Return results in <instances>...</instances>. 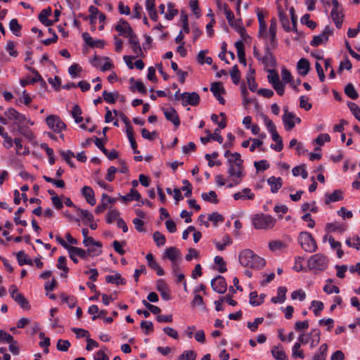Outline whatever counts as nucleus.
Instances as JSON below:
<instances>
[{"label":"nucleus","instance_id":"nucleus-7","mask_svg":"<svg viewBox=\"0 0 360 360\" xmlns=\"http://www.w3.org/2000/svg\"><path fill=\"white\" fill-rule=\"evenodd\" d=\"M162 110L167 120L171 122L176 128L179 127L181 122L177 111L173 107L162 108Z\"/></svg>","mask_w":360,"mask_h":360},{"label":"nucleus","instance_id":"nucleus-31","mask_svg":"<svg viewBox=\"0 0 360 360\" xmlns=\"http://www.w3.org/2000/svg\"><path fill=\"white\" fill-rule=\"evenodd\" d=\"M16 258L20 266H22L24 264H33L32 260L27 258V255L22 250L16 253Z\"/></svg>","mask_w":360,"mask_h":360},{"label":"nucleus","instance_id":"nucleus-5","mask_svg":"<svg viewBox=\"0 0 360 360\" xmlns=\"http://www.w3.org/2000/svg\"><path fill=\"white\" fill-rule=\"evenodd\" d=\"M46 122L49 127L55 133L59 134L62 130L66 129L65 123L57 115H49Z\"/></svg>","mask_w":360,"mask_h":360},{"label":"nucleus","instance_id":"nucleus-30","mask_svg":"<svg viewBox=\"0 0 360 360\" xmlns=\"http://www.w3.org/2000/svg\"><path fill=\"white\" fill-rule=\"evenodd\" d=\"M224 11L229 25L234 29H237V23H234L233 13L229 9L226 4H224Z\"/></svg>","mask_w":360,"mask_h":360},{"label":"nucleus","instance_id":"nucleus-25","mask_svg":"<svg viewBox=\"0 0 360 360\" xmlns=\"http://www.w3.org/2000/svg\"><path fill=\"white\" fill-rule=\"evenodd\" d=\"M105 282L108 283L115 284L117 285L126 284V281L122 277L121 274L119 273H116L114 276H106Z\"/></svg>","mask_w":360,"mask_h":360},{"label":"nucleus","instance_id":"nucleus-54","mask_svg":"<svg viewBox=\"0 0 360 360\" xmlns=\"http://www.w3.org/2000/svg\"><path fill=\"white\" fill-rule=\"evenodd\" d=\"M70 347V342L68 340H63L62 339L58 340L56 345V348L58 350L61 352H67Z\"/></svg>","mask_w":360,"mask_h":360},{"label":"nucleus","instance_id":"nucleus-1","mask_svg":"<svg viewBox=\"0 0 360 360\" xmlns=\"http://www.w3.org/2000/svg\"><path fill=\"white\" fill-rule=\"evenodd\" d=\"M240 264L245 267L252 269H262L265 264L264 259L260 257L250 249H245L241 251L238 256Z\"/></svg>","mask_w":360,"mask_h":360},{"label":"nucleus","instance_id":"nucleus-45","mask_svg":"<svg viewBox=\"0 0 360 360\" xmlns=\"http://www.w3.org/2000/svg\"><path fill=\"white\" fill-rule=\"evenodd\" d=\"M230 75L235 84H238L240 79V72L238 70V65H235L232 70L230 71Z\"/></svg>","mask_w":360,"mask_h":360},{"label":"nucleus","instance_id":"nucleus-10","mask_svg":"<svg viewBox=\"0 0 360 360\" xmlns=\"http://www.w3.org/2000/svg\"><path fill=\"white\" fill-rule=\"evenodd\" d=\"M210 91L220 104L224 105L225 103V99L220 95V94H226L225 89L221 82H213L211 84Z\"/></svg>","mask_w":360,"mask_h":360},{"label":"nucleus","instance_id":"nucleus-43","mask_svg":"<svg viewBox=\"0 0 360 360\" xmlns=\"http://www.w3.org/2000/svg\"><path fill=\"white\" fill-rule=\"evenodd\" d=\"M197 354L193 350H186L179 356L178 360H195Z\"/></svg>","mask_w":360,"mask_h":360},{"label":"nucleus","instance_id":"nucleus-57","mask_svg":"<svg viewBox=\"0 0 360 360\" xmlns=\"http://www.w3.org/2000/svg\"><path fill=\"white\" fill-rule=\"evenodd\" d=\"M120 216V212L117 210H110L107 214L106 222L112 224L115 219H117Z\"/></svg>","mask_w":360,"mask_h":360},{"label":"nucleus","instance_id":"nucleus-47","mask_svg":"<svg viewBox=\"0 0 360 360\" xmlns=\"http://www.w3.org/2000/svg\"><path fill=\"white\" fill-rule=\"evenodd\" d=\"M347 105L353 115L360 122V108L354 103L348 101Z\"/></svg>","mask_w":360,"mask_h":360},{"label":"nucleus","instance_id":"nucleus-59","mask_svg":"<svg viewBox=\"0 0 360 360\" xmlns=\"http://www.w3.org/2000/svg\"><path fill=\"white\" fill-rule=\"evenodd\" d=\"M263 321L264 318H257L253 322H248L247 326L251 331L255 332L258 328L259 325L261 324Z\"/></svg>","mask_w":360,"mask_h":360},{"label":"nucleus","instance_id":"nucleus-35","mask_svg":"<svg viewBox=\"0 0 360 360\" xmlns=\"http://www.w3.org/2000/svg\"><path fill=\"white\" fill-rule=\"evenodd\" d=\"M327 351H328V345L327 344L324 343L321 345L318 352H316L314 357L313 360H326V357L327 355Z\"/></svg>","mask_w":360,"mask_h":360},{"label":"nucleus","instance_id":"nucleus-8","mask_svg":"<svg viewBox=\"0 0 360 360\" xmlns=\"http://www.w3.org/2000/svg\"><path fill=\"white\" fill-rule=\"evenodd\" d=\"M211 286L214 291L219 294H224L227 289L226 280L220 275H218L212 280Z\"/></svg>","mask_w":360,"mask_h":360},{"label":"nucleus","instance_id":"nucleus-42","mask_svg":"<svg viewBox=\"0 0 360 360\" xmlns=\"http://www.w3.org/2000/svg\"><path fill=\"white\" fill-rule=\"evenodd\" d=\"M201 197L203 200L207 201V202H212L214 204L218 203V199L217 195L215 191H210L208 193H202L201 195Z\"/></svg>","mask_w":360,"mask_h":360},{"label":"nucleus","instance_id":"nucleus-53","mask_svg":"<svg viewBox=\"0 0 360 360\" xmlns=\"http://www.w3.org/2000/svg\"><path fill=\"white\" fill-rule=\"evenodd\" d=\"M326 229H328V231H340V232H343L345 230V228L343 226V225L339 224V223H328L326 224Z\"/></svg>","mask_w":360,"mask_h":360},{"label":"nucleus","instance_id":"nucleus-27","mask_svg":"<svg viewBox=\"0 0 360 360\" xmlns=\"http://www.w3.org/2000/svg\"><path fill=\"white\" fill-rule=\"evenodd\" d=\"M328 41V37L325 34L316 35L310 42V45L314 47H317L322 44H326Z\"/></svg>","mask_w":360,"mask_h":360},{"label":"nucleus","instance_id":"nucleus-51","mask_svg":"<svg viewBox=\"0 0 360 360\" xmlns=\"http://www.w3.org/2000/svg\"><path fill=\"white\" fill-rule=\"evenodd\" d=\"M310 15L308 13L304 14L301 18V22L306 25L308 27L314 30L316 27V23L309 19Z\"/></svg>","mask_w":360,"mask_h":360},{"label":"nucleus","instance_id":"nucleus-61","mask_svg":"<svg viewBox=\"0 0 360 360\" xmlns=\"http://www.w3.org/2000/svg\"><path fill=\"white\" fill-rule=\"evenodd\" d=\"M131 91H134L136 89L139 92L143 94H146L147 89L143 82L140 80H138L135 82V86L130 87Z\"/></svg>","mask_w":360,"mask_h":360},{"label":"nucleus","instance_id":"nucleus-58","mask_svg":"<svg viewBox=\"0 0 360 360\" xmlns=\"http://www.w3.org/2000/svg\"><path fill=\"white\" fill-rule=\"evenodd\" d=\"M214 263L217 265H219V271L220 273H224L226 271L227 269L226 267V262H224V259L220 256H216L214 257Z\"/></svg>","mask_w":360,"mask_h":360},{"label":"nucleus","instance_id":"nucleus-2","mask_svg":"<svg viewBox=\"0 0 360 360\" xmlns=\"http://www.w3.org/2000/svg\"><path fill=\"white\" fill-rule=\"evenodd\" d=\"M298 242L304 250L314 252L317 249V244L312 235L307 231H302L298 236Z\"/></svg>","mask_w":360,"mask_h":360},{"label":"nucleus","instance_id":"nucleus-44","mask_svg":"<svg viewBox=\"0 0 360 360\" xmlns=\"http://www.w3.org/2000/svg\"><path fill=\"white\" fill-rule=\"evenodd\" d=\"M68 252L75 253L76 255L79 256L80 258L84 259H86L87 258V256L89 255L87 250H84L82 248L75 246H71Z\"/></svg>","mask_w":360,"mask_h":360},{"label":"nucleus","instance_id":"nucleus-41","mask_svg":"<svg viewBox=\"0 0 360 360\" xmlns=\"http://www.w3.org/2000/svg\"><path fill=\"white\" fill-rule=\"evenodd\" d=\"M9 28L11 31L17 37L20 35L22 26L18 23L17 19H12L9 22Z\"/></svg>","mask_w":360,"mask_h":360},{"label":"nucleus","instance_id":"nucleus-50","mask_svg":"<svg viewBox=\"0 0 360 360\" xmlns=\"http://www.w3.org/2000/svg\"><path fill=\"white\" fill-rule=\"evenodd\" d=\"M153 237L154 241L155 242L156 245L158 247L164 245L165 244V242H166L165 237L160 232L155 231L153 233Z\"/></svg>","mask_w":360,"mask_h":360},{"label":"nucleus","instance_id":"nucleus-19","mask_svg":"<svg viewBox=\"0 0 360 360\" xmlns=\"http://www.w3.org/2000/svg\"><path fill=\"white\" fill-rule=\"evenodd\" d=\"M276 20L275 18H272L270 22L269 26V34H270V44L274 49H275L277 46V39H276Z\"/></svg>","mask_w":360,"mask_h":360},{"label":"nucleus","instance_id":"nucleus-40","mask_svg":"<svg viewBox=\"0 0 360 360\" xmlns=\"http://www.w3.org/2000/svg\"><path fill=\"white\" fill-rule=\"evenodd\" d=\"M345 93L348 97L353 100L356 99L359 96V94L356 91L354 86L351 83H349L345 86Z\"/></svg>","mask_w":360,"mask_h":360},{"label":"nucleus","instance_id":"nucleus-49","mask_svg":"<svg viewBox=\"0 0 360 360\" xmlns=\"http://www.w3.org/2000/svg\"><path fill=\"white\" fill-rule=\"evenodd\" d=\"M267 72L269 75L267 76L268 82L273 84L280 80L278 72L274 69H269Z\"/></svg>","mask_w":360,"mask_h":360},{"label":"nucleus","instance_id":"nucleus-60","mask_svg":"<svg viewBox=\"0 0 360 360\" xmlns=\"http://www.w3.org/2000/svg\"><path fill=\"white\" fill-rule=\"evenodd\" d=\"M2 341H6L8 343H17L11 335L7 333L4 330H0V342Z\"/></svg>","mask_w":360,"mask_h":360},{"label":"nucleus","instance_id":"nucleus-18","mask_svg":"<svg viewBox=\"0 0 360 360\" xmlns=\"http://www.w3.org/2000/svg\"><path fill=\"white\" fill-rule=\"evenodd\" d=\"M278 18H279L280 22H281L284 30L288 32H290L292 30L290 26V22H289L288 18L286 15V14L284 13V11H283L281 5L278 6Z\"/></svg>","mask_w":360,"mask_h":360},{"label":"nucleus","instance_id":"nucleus-52","mask_svg":"<svg viewBox=\"0 0 360 360\" xmlns=\"http://www.w3.org/2000/svg\"><path fill=\"white\" fill-rule=\"evenodd\" d=\"M43 179L49 183L53 184L56 187L63 188L65 186V181L62 179L56 180L47 176H43Z\"/></svg>","mask_w":360,"mask_h":360},{"label":"nucleus","instance_id":"nucleus-21","mask_svg":"<svg viewBox=\"0 0 360 360\" xmlns=\"http://www.w3.org/2000/svg\"><path fill=\"white\" fill-rule=\"evenodd\" d=\"M235 46L237 49L239 62L245 66L247 63L245 60V46L243 41L242 40L237 41L235 43Z\"/></svg>","mask_w":360,"mask_h":360},{"label":"nucleus","instance_id":"nucleus-34","mask_svg":"<svg viewBox=\"0 0 360 360\" xmlns=\"http://www.w3.org/2000/svg\"><path fill=\"white\" fill-rule=\"evenodd\" d=\"M287 288L285 287H279L278 288V295L277 297H274L271 298V302L273 303H278V302H283L286 299V294Z\"/></svg>","mask_w":360,"mask_h":360},{"label":"nucleus","instance_id":"nucleus-56","mask_svg":"<svg viewBox=\"0 0 360 360\" xmlns=\"http://www.w3.org/2000/svg\"><path fill=\"white\" fill-rule=\"evenodd\" d=\"M208 220L212 221L214 225L217 226L219 221H224V217L218 212H213L209 214Z\"/></svg>","mask_w":360,"mask_h":360},{"label":"nucleus","instance_id":"nucleus-32","mask_svg":"<svg viewBox=\"0 0 360 360\" xmlns=\"http://www.w3.org/2000/svg\"><path fill=\"white\" fill-rule=\"evenodd\" d=\"M89 11L91 13L90 15L89 16L90 24L91 25V30L94 31L96 29V15H98L99 11L97 8H96L94 6H90L89 8Z\"/></svg>","mask_w":360,"mask_h":360},{"label":"nucleus","instance_id":"nucleus-23","mask_svg":"<svg viewBox=\"0 0 360 360\" xmlns=\"http://www.w3.org/2000/svg\"><path fill=\"white\" fill-rule=\"evenodd\" d=\"M281 77H282V80H283V83L290 84V86H292V88L294 90L298 91L297 87H296V86L294 85V81L292 80V76L290 72L288 70H287L285 68H283L281 70Z\"/></svg>","mask_w":360,"mask_h":360},{"label":"nucleus","instance_id":"nucleus-48","mask_svg":"<svg viewBox=\"0 0 360 360\" xmlns=\"http://www.w3.org/2000/svg\"><path fill=\"white\" fill-rule=\"evenodd\" d=\"M290 18L292 21V27L291 28L292 31L294 32H296L297 34H299L298 30L297 29V17L295 14V10L294 7L290 8Z\"/></svg>","mask_w":360,"mask_h":360},{"label":"nucleus","instance_id":"nucleus-6","mask_svg":"<svg viewBox=\"0 0 360 360\" xmlns=\"http://www.w3.org/2000/svg\"><path fill=\"white\" fill-rule=\"evenodd\" d=\"M180 96L184 106L187 105L196 106L199 104L200 101L199 94L195 91L192 93L184 92Z\"/></svg>","mask_w":360,"mask_h":360},{"label":"nucleus","instance_id":"nucleus-28","mask_svg":"<svg viewBox=\"0 0 360 360\" xmlns=\"http://www.w3.org/2000/svg\"><path fill=\"white\" fill-rule=\"evenodd\" d=\"M13 299L24 309H30V305L29 304L28 300L22 294H16L13 295Z\"/></svg>","mask_w":360,"mask_h":360},{"label":"nucleus","instance_id":"nucleus-36","mask_svg":"<svg viewBox=\"0 0 360 360\" xmlns=\"http://www.w3.org/2000/svg\"><path fill=\"white\" fill-rule=\"evenodd\" d=\"M165 255L172 262H176V257L179 255V250L175 247H170L166 249Z\"/></svg>","mask_w":360,"mask_h":360},{"label":"nucleus","instance_id":"nucleus-20","mask_svg":"<svg viewBox=\"0 0 360 360\" xmlns=\"http://www.w3.org/2000/svg\"><path fill=\"white\" fill-rule=\"evenodd\" d=\"M297 68L301 76H306L310 70L309 61L306 58H301L297 62Z\"/></svg>","mask_w":360,"mask_h":360},{"label":"nucleus","instance_id":"nucleus-62","mask_svg":"<svg viewBox=\"0 0 360 360\" xmlns=\"http://www.w3.org/2000/svg\"><path fill=\"white\" fill-rule=\"evenodd\" d=\"M140 326L142 329H145V334L148 335L153 331V324L151 321H142Z\"/></svg>","mask_w":360,"mask_h":360},{"label":"nucleus","instance_id":"nucleus-38","mask_svg":"<svg viewBox=\"0 0 360 360\" xmlns=\"http://www.w3.org/2000/svg\"><path fill=\"white\" fill-rule=\"evenodd\" d=\"M17 131L19 134H22L23 136H25L30 141L33 140L34 138L32 131L27 127H25L21 124H18Z\"/></svg>","mask_w":360,"mask_h":360},{"label":"nucleus","instance_id":"nucleus-63","mask_svg":"<svg viewBox=\"0 0 360 360\" xmlns=\"http://www.w3.org/2000/svg\"><path fill=\"white\" fill-rule=\"evenodd\" d=\"M57 267L63 270L65 274L69 271V268L66 266V258L64 256H60L58 259Z\"/></svg>","mask_w":360,"mask_h":360},{"label":"nucleus","instance_id":"nucleus-37","mask_svg":"<svg viewBox=\"0 0 360 360\" xmlns=\"http://www.w3.org/2000/svg\"><path fill=\"white\" fill-rule=\"evenodd\" d=\"M60 155L64 158L65 162L71 167L72 168H75V165L73 161L72 160V158H75V155L74 153L70 150L67 151L60 150Z\"/></svg>","mask_w":360,"mask_h":360},{"label":"nucleus","instance_id":"nucleus-33","mask_svg":"<svg viewBox=\"0 0 360 360\" xmlns=\"http://www.w3.org/2000/svg\"><path fill=\"white\" fill-rule=\"evenodd\" d=\"M120 96V94L117 91L115 93L108 92L107 91H103V100L110 104H113L116 102L117 98Z\"/></svg>","mask_w":360,"mask_h":360},{"label":"nucleus","instance_id":"nucleus-22","mask_svg":"<svg viewBox=\"0 0 360 360\" xmlns=\"http://www.w3.org/2000/svg\"><path fill=\"white\" fill-rule=\"evenodd\" d=\"M267 183L271 186V191L275 193L282 187L283 180L281 177L271 176L268 179Z\"/></svg>","mask_w":360,"mask_h":360},{"label":"nucleus","instance_id":"nucleus-16","mask_svg":"<svg viewBox=\"0 0 360 360\" xmlns=\"http://www.w3.org/2000/svg\"><path fill=\"white\" fill-rule=\"evenodd\" d=\"M262 60V63L265 65H269L272 68H275L277 65L276 58L270 51V49L268 46L265 47V55Z\"/></svg>","mask_w":360,"mask_h":360},{"label":"nucleus","instance_id":"nucleus-12","mask_svg":"<svg viewBox=\"0 0 360 360\" xmlns=\"http://www.w3.org/2000/svg\"><path fill=\"white\" fill-rule=\"evenodd\" d=\"M156 289L160 293L163 300L167 301L172 299L169 294V288L163 279L158 280Z\"/></svg>","mask_w":360,"mask_h":360},{"label":"nucleus","instance_id":"nucleus-3","mask_svg":"<svg viewBox=\"0 0 360 360\" xmlns=\"http://www.w3.org/2000/svg\"><path fill=\"white\" fill-rule=\"evenodd\" d=\"M327 265V257L323 254L314 255L308 260V266L310 269L323 271L326 269Z\"/></svg>","mask_w":360,"mask_h":360},{"label":"nucleus","instance_id":"nucleus-24","mask_svg":"<svg viewBox=\"0 0 360 360\" xmlns=\"http://www.w3.org/2000/svg\"><path fill=\"white\" fill-rule=\"evenodd\" d=\"M120 199L124 202H127L130 200H137L140 201L141 200V194L134 188H131L130 190V192L127 194L126 195H120Z\"/></svg>","mask_w":360,"mask_h":360},{"label":"nucleus","instance_id":"nucleus-46","mask_svg":"<svg viewBox=\"0 0 360 360\" xmlns=\"http://www.w3.org/2000/svg\"><path fill=\"white\" fill-rule=\"evenodd\" d=\"M76 210L81 214L84 222L93 221L94 216L88 210H82V209H80L79 207H76Z\"/></svg>","mask_w":360,"mask_h":360},{"label":"nucleus","instance_id":"nucleus-4","mask_svg":"<svg viewBox=\"0 0 360 360\" xmlns=\"http://www.w3.org/2000/svg\"><path fill=\"white\" fill-rule=\"evenodd\" d=\"M276 220L271 215L256 214L253 218L255 229H269L274 226Z\"/></svg>","mask_w":360,"mask_h":360},{"label":"nucleus","instance_id":"nucleus-11","mask_svg":"<svg viewBox=\"0 0 360 360\" xmlns=\"http://www.w3.org/2000/svg\"><path fill=\"white\" fill-rule=\"evenodd\" d=\"M293 118H295V114L288 112V107L284 108V115L282 119L287 131H290L295 127V122L292 120Z\"/></svg>","mask_w":360,"mask_h":360},{"label":"nucleus","instance_id":"nucleus-9","mask_svg":"<svg viewBox=\"0 0 360 360\" xmlns=\"http://www.w3.org/2000/svg\"><path fill=\"white\" fill-rule=\"evenodd\" d=\"M5 115L8 117L9 120H14V124H21L22 123L27 121L25 115L20 113L15 109L11 108L8 109L5 112Z\"/></svg>","mask_w":360,"mask_h":360},{"label":"nucleus","instance_id":"nucleus-13","mask_svg":"<svg viewBox=\"0 0 360 360\" xmlns=\"http://www.w3.org/2000/svg\"><path fill=\"white\" fill-rule=\"evenodd\" d=\"M129 42L131 45V49L134 53L136 54V56L144 57L137 35L134 33L129 37Z\"/></svg>","mask_w":360,"mask_h":360},{"label":"nucleus","instance_id":"nucleus-15","mask_svg":"<svg viewBox=\"0 0 360 360\" xmlns=\"http://www.w3.org/2000/svg\"><path fill=\"white\" fill-rule=\"evenodd\" d=\"M343 199V192L340 189L335 190L332 193L325 195V203L328 205L333 202H338Z\"/></svg>","mask_w":360,"mask_h":360},{"label":"nucleus","instance_id":"nucleus-17","mask_svg":"<svg viewBox=\"0 0 360 360\" xmlns=\"http://www.w3.org/2000/svg\"><path fill=\"white\" fill-rule=\"evenodd\" d=\"M82 195L84 197L86 201L91 205L96 204V199L93 189L88 186H84L82 188Z\"/></svg>","mask_w":360,"mask_h":360},{"label":"nucleus","instance_id":"nucleus-29","mask_svg":"<svg viewBox=\"0 0 360 360\" xmlns=\"http://www.w3.org/2000/svg\"><path fill=\"white\" fill-rule=\"evenodd\" d=\"M115 30L119 32L120 35H122L125 37H129L133 34H134L130 25L122 27L121 25H117L115 27Z\"/></svg>","mask_w":360,"mask_h":360},{"label":"nucleus","instance_id":"nucleus-14","mask_svg":"<svg viewBox=\"0 0 360 360\" xmlns=\"http://www.w3.org/2000/svg\"><path fill=\"white\" fill-rule=\"evenodd\" d=\"M228 163L229 166L228 171L229 175L232 177H236L240 179L243 176V168L236 167L234 160L233 159H229Z\"/></svg>","mask_w":360,"mask_h":360},{"label":"nucleus","instance_id":"nucleus-64","mask_svg":"<svg viewBox=\"0 0 360 360\" xmlns=\"http://www.w3.org/2000/svg\"><path fill=\"white\" fill-rule=\"evenodd\" d=\"M309 328V321H297L295 323L294 328L297 332H302Z\"/></svg>","mask_w":360,"mask_h":360},{"label":"nucleus","instance_id":"nucleus-39","mask_svg":"<svg viewBox=\"0 0 360 360\" xmlns=\"http://www.w3.org/2000/svg\"><path fill=\"white\" fill-rule=\"evenodd\" d=\"M25 68L28 70H30L33 75H34V76L37 77V82H39L41 88L44 89V90H46V89H47L46 82L41 77L39 72L35 68L30 67L28 65H25Z\"/></svg>","mask_w":360,"mask_h":360},{"label":"nucleus","instance_id":"nucleus-26","mask_svg":"<svg viewBox=\"0 0 360 360\" xmlns=\"http://www.w3.org/2000/svg\"><path fill=\"white\" fill-rule=\"evenodd\" d=\"M280 348H282L281 345L272 347L271 354L274 358L276 360H288L285 352Z\"/></svg>","mask_w":360,"mask_h":360},{"label":"nucleus","instance_id":"nucleus-55","mask_svg":"<svg viewBox=\"0 0 360 360\" xmlns=\"http://www.w3.org/2000/svg\"><path fill=\"white\" fill-rule=\"evenodd\" d=\"M169 13H166L165 17L168 20H172L175 15H176L179 13L177 9L174 8V4L172 3H169L168 5Z\"/></svg>","mask_w":360,"mask_h":360}]
</instances>
